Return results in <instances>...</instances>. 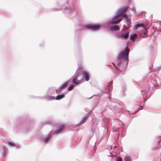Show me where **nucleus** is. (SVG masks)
<instances>
[{"label": "nucleus", "instance_id": "c85d7f7f", "mask_svg": "<svg viewBox=\"0 0 161 161\" xmlns=\"http://www.w3.org/2000/svg\"><path fill=\"white\" fill-rule=\"evenodd\" d=\"M160 140L159 141H158V144L159 142V141L161 140V136H160Z\"/></svg>", "mask_w": 161, "mask_h": 161}, {"label": "nucleus", "instance_id": "b1692460", "mask_svg": "<svg viewBox=\"0 0 161 161\" xmlns=\"http://www.w3.org/2000/svg\"><path fill=\"white\" fill-rule=\"evenodd\" d=\"M64 128V127L63 126L61 125L57 129V130L58 131H61Z\"/></svg>", "mask_w": 161, "mask_h": 161}, {"label": "nucleus", "instance_id": "6ab92c4d", "mask_svg": "<svg viewBox=\"0 0 161 161\" xmlns=\"http://www.w3.org/2000/svg\"><path fill=\"white\" fill-rule=\"evenodd\" d=\"M8 144L11 147H18V148L20 147L19 145L16 144L14 143L11 142L10 141H8Z\"/></svg>", "mask_w": 161, "mask_h": 161}, {"label": "nucleus", "instance_id": "cd10ccee", "mask_svg": "<svg viewBox=\"0 0 161 161\" xmlns=\"http://www.w3.org/2000/svg\"><path fill=\"white\" fill-rule=\"evenodd\" d=\"M145 31H147V30H146H146H145ZM147 31L144 32L143 33V34H144V35H146V34H147Z\"/></svg>", "mask_w": 161, "mask_h": 161}, {"label": "nucleus", "instance_id": "bb28decb", "mask_svg": "<svg viewBox=\"0 0 161 161\" xmlns=\"http://www.w3.org/2000/svg\"><path fill=\"white\" fill-rule=\"evenodd\" d=\"M113 64L114 66V67L115 68H116L117 70H119V69H117V66H116V65H114V64Z\"/></svg>", "mask_w": 161, "mask_h": 161}, {"label": "nucleus", "instance_id": "dca6fc26", "mask_svg": "<svg viewBox=\"0 0 161 161\" xmlns=\"http://www.w3.org/2000/svg\"><path fill=\"white\" fill-rule=\"evenodd\" d=\"M123 160V161H132V158L130 156L126 154L124 156Z\"/></svg>", "mask_w": 161, "mask_h": 161}, {"label": "nucleus", "instance_id": "f8f14e48", "mask_svg": "<svg viewBox=\"0 0 161 161\" xmlns=\"http://www.w3.org/2000/svg\"><path fill=\"white\" fill-rule=\"evenodd\" d=\"M129 32L128 31L125 34H121L117 35V37L119 39H126L129 36Z\"/></svg>", "mask_w": 161, "mask_h": 161}, {"label": "nucleus", "instance_id": "9d476101", "mask_svg": "<svg viewBox=\"0 0 161 161\" xmlns=\"http://www.w3.org/2000/svg\"><path fill=\"white\" fill-rule=\"evenodd\" d=\"M57 91H60L58 89H55L53 88H50L47 91V93L49 95H53L56 93H57Z\"/></svg>", "mask_w": 161, "mask_h": 161}, {"label": "nucleus", "instance_id": "20e7f679", "mask_svg": "<svg viewBox=\"0 0 161 161\" xmlns=\"http://www.w3.org/2000/svg\"><path fill=\"white\" fill-rule=\"evenodd\" d=\"M84 81V79L82 73L81 74H78L77 75L76 78H74L72 80L73 83L76 85H79Z\"/></svg>", "mask_w": 161, "mask_h": 161}, {"label": "nucleus", "instance_id": "9b49d317", "mask_svg": "<svg viewBox=\"0 0 161 161\" xmlns=\"http://www.w3.org/2000/svg\"><path fill=\"white\" fill-rule=\"evenodd\" d=\"M62 9L63 10H64L65 12H67L71 11L72 8L69 6L67 4V5H65L62 6Z\"/></svg>", "mask_w": 161, "mask_h": 161}, {"label": "nucleus", "instance_id": "ddd939ff", "mask_svg": "<svg viewBox=\"0 0 161 161\" xmlns=\"http://www.w3.org/2000/svg\"><path fill=\"white\" fill-rule=\"evenodd\" d=\"M139 27H142L145 30H147V27L144 26V24L143 23L137 24L135 26V29H137Z\"/></svg>", "mask_w": 161, "mask_h": 161}, {"label": "nucleus", "instance_id": "412c9836", "mask_svg": "<svg viewBox=\"0 0 161 161\" xmlns=\"http://www.w3.org/2000/svg\"><path fill=\"white\" fill-rule=\"evenodd\" d=\"M46 98L48 101H51L55 99V97L54 96L47 95L46 97Z\"/></svg>", "mask_w": 161, "mask_h": 161}, {"label": "nucleus", "instance_id": "2eb2a0df", "mask_svg": "<svg viewBox=\"0 0 161 161\" xmlns=\"http://www.w3.org/2000/svg\"><path fill=\"white\" fill-rule=\"evenodd\" d=\"M52 136L50 134V133H49L47 137L44 138L43 141L44 143H48L49 142V140L51 139Z\"/></svg>", "mask_w": 161, "mask_h": 161}, {"label": "nucleus", "instance_id": "39448f33", "mask_svg": "<svg viewBox=\"0 0 161 161\" xmlns=\"http://www.w3.org/2000/svg\"><path fill=\"white\" fill-rule=\"evenodd\" d=\"M68 86L67 82H66L63 83L58 89V90L60 91V92H63L64 90L65 89H66L68 91H69L72 90L74 87L73 85H70L69 86L66 88V87Z\"/></svg>", "mask_w": 161, "mask_h": 161}, {"label": "nucleus", "instance_id": "0eeeda50", "mask_svg": "<svg viewBox=\"0 0 161 161\" xmlns=\"http://www.w3.org/2000/svg\"><path fill=\"white\" fill-rule=\"evenodd\" d=\"M161 22L157 21L156 22H153L151 23V25L153 26V29L154 31H158L161 32L160 29L161 28V25L160 23Z\"/></svg>", "mask_w": 161, "mask_h": 161}, {"label": "nucleus", "instance_id": "7c9ffc66", "mask_svg": "<svg viewBox=\"0 0 161 161\" xmlns=\"http://www.w3.org/2000/svg\"><path fill=\"white\" fill-rule=\"evenodd\" d=\"M160 160H161V158Z\"/></svg>", "mask_w": 161, "mask_h": 161}, {"label": "nucleus", "instance_id": "5701e85b", "mask_svg": "<svg viewBox=\"0 0 161 161\" xmlns=\"http://www.w3.org/2000/svg\"><path fill=\"white\" fill-rule=\"evenodd\" d=\"M151 82L152 83V84L154 86L157 85V82L156 80L154 79L152 80H151Z\"/></svg>", "mask_w": 161, "mask_h": 161}, {"label": "nucleus", "instance_id": "a878e982", "mask_svg": "<svg viewBox=\"0 0 161 161\" xmlns=\"http://www.w3.org/2000/svg\"><path fill=\"white\" fill-rule=\"evenodd\" d=\"M122 158L119 157H118L116 159V161H122Z\"/></svg>", "mask_w": 161, "mask_h": 161}, {"label": "nucleus", "instance_id": "423d86ee", "mask_svg": "<svg viewBox=\"0 0 161 161\" xmlns=\"http://www.w3.org/2000/svg\"><path fill=\"white\" fill-rule=\"evenodd\" d=\"M84 27L90 30L95 31L99 30L100 28V26L98 25L86 24Z\"/></svg>", "mask_w": 161, "mask_h": 161}, {"label": "nucleus", "instance_id": "1a4fd4ad", "mask_svg": "<svg viewBox=\"0 0 161 161\" xmlns=\"http://www.w3.org/2000/svg\"><path fill=\"white\" fill-rule=\"evenodd\" d=\"M98 123L97 121L93 123L91 126L92 131V133H96L98 131V128L97 127Z\"/></svg>", "mask_w": 161, "mask_h": 161}, {"label": "nucleus", "instance_id": "2f4dec72", "mask_svg": "<svg viewBox=\"0 0 161 161\" xmlns=\"http://www.w3.org/2000/svg\"><path fill=\"white\" fill-rule=\"evenodd\" d=\"M160 67H161V66H160Z\"/></svg>", "mask_w": 161, "mask_h": 161}, {"label": "nucleus", "instance_id": "4be33fe9", "mask_svg": "<svg viewBox=\"0 0 161 161\" xmlns=\"http://www.w3.org/2000/svg\"><path fill=\"white\" fill-rule=\"evenodd\" d=\"M129 17H128L127 18H126V21L128 25L131 24V19L129 18Z\"/></svg>", "mask_w": 161, "mask_h": 161}, {"label": "nucleus", "instance_id": "4468645a", "mask_svg": "<svg viewBox=\"0 0 161 161\" xmlns=\"http://www.w3.org/2000/svg\"><path fill=\"white\" fill-rule=\"evenodd\" d=\"M141 92L143 95V99L145 100L146 98L148 97V95L149 94V92L147 90L141 91Z\"/></svg>", "mask_w": 161, "mask_h": 161}, {"label": "nucleus", "instance_id": "393cba45", "mask_svg": "<svg viewBox=\"0 0 161 161\" xmlns=\"http://www.w3.org/2000/svg\"><path fill=\"white\" fill-rule=\"evenodd\" d=\"M8 150L7 148L6 149V151H5V152L3 153V156L4 158L6 156V155L8 154Z\"/></svg>", "mask_w": 161, "mask_h": 161}, {"label": "nucleus", "instance_id": "f03ea898", "mask_svg": "<svg viewBox=\"0 0 161 161\" xmlns=\"http://www.w3.org/2000/svg\"><path fill=\"white\" fill-rule=\"evenodd\" d=\"M129 51L127 47L125 50L119 53L117 56V65L122 69L126 68L128 65Z\"/></svg>", "mask_w": 161, "mask_h": 161}, {"label": "nucleus", "instance_id": "6e6552de", "mask_svg": "<svg viewBox=\"0 0 161 161\" xmlns=\"http://www.w3.org/2000/svg\"><path fill=\"white\" fill-rule=\"evenodd\" d=\"M82 75H83L84 80L88 81L89 80L90 76L89 72L87 70H84L83 71Z\"/></svg>", "mask_w": 161, "mask_h": 161}, {"label": "nucleus", "instance_id": "f3484780", "mask_svg": "<svg viewBox=\"0 0 161 161\" xmlns=\"http://www.w3.org/2000/svg\"><path fill=\"white\" fill-rule=\"evenodd\" d=\"M137 38V35L136 33L131 34L130 36V39L131 41L135 42Z\"/></svg>", "mask_w": 161, "mask_h": 161}, {"label": "nucleus", "instance_id": "a211bd4d", "mask_svg": "<svg viewBox=\"0 0 161 161\" xmlns=\"http://www.w3.org/2000/svg\"><path fill=\"white\" fill-rule=\"evenodd\" d=\"M87 117L86 116H84L81 120L80 121V122L78 124V125H80L82 124H83L87 120Z\"/></svg>", "mask_w": 161, "mask_h": 161}, {"label": "nucleus", "instance_id": "c756f323", "mask_svg": "<svg viewBox=\"0 0 161 161\" xmlns=\"http://www.w3.org/2000/svg\"><path fill=\"white\" fill-rule=\"evenodd\" d=\"M93 96V95H92L91 97H90V98H91V97H92Z\"/></svg>", "mask_w": 161, "mask_h": 161}, {"label": "nucleus", "instance_id": "aec40b11", "mask_svg": "<svg viewBox=\"0 0 161 161\" xmlns=\"http://www.w3.org/2000/svg\"><path fill=\"white\" fill-rule=\"evenodd\" d=\"M65 96V94H63L61 95H58L56 97H55V99L56 100H60L64 98Z\"/></svg>", "mask_w": 161, "mask_h": 161}, {"label": "nucleus", "instance_id": "f257e3e1", "mask_svg": "<svg viewBox=\"0 0 161 161\" xmlns=\"http://www.w3.org/2000/svg\"><path fill=\"white\" fill-rule=\"evenodd\" d=\"M129 7L126 6L118 8L115 13L114 16L112 17L110 20L107 22V26L109 29L113 31H118L119 30V27L117 25L122 20V18L117 19L119 16L127 18L129 15L124 14L128 9Z\"/></svg>", "mask_w": 161, "mask_h": 161}, {"label": "nucleus", "instance_id": "7ed1b4c3", "mask_svg": "<svg viewBox=\"0 0 161 161\" xmlns=\"http://www.w3.org/2000/svg\"><path fill=\"white\" fill-rule=\"evenodd\" d=\"M113 84L112 81H111L110 83L108 84V86L104 88H101L100 89L101 93L99 94V95L101 96L105 94H107L108 95V97L109 99H110L111 94L110 93V89H109L110 87L112 86Z\"/></svg>", "mask_w": 161, "mask_h": 161}]
</instances>
